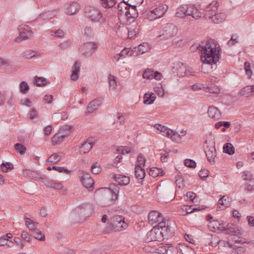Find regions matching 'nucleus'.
<instances>
[{"mask_svg": "<svg viewBox=\"0 0 254 254\" xmlns=\"http://www.w3.org/2000/svg\"><path fill=\"white\" fill-rule=\"evenodd\" d=\"M214 40H208L201 42L200 44L192 45L191 49L195 48L201 54V60L203 63L210 65L215 64L220 60L221 49L219 45L213 42Z\"/></svg>", "mask_w": 254, "mask_h": 254, "instance_id": "1", "label": "nucleus"}, {"mask_svg": "<svg viewBox=\"0 0 254 254\" xmlns=\"http://www.w3.org/2000/svg\"><path fill=\"white\" fill-rule=\"evenodd\" d=\"M120 187L115 184H112L109 188L99 190L98 202L103 207L113 204L118 198Z\"/></svg>", "mask_w": 254, "mask_h": 254, "instance_id": "2", "label": "nucleus"}, {"mask_svg": "<svg viewBox=\"0 0 254 254\" xmlns=\"http://www.w3.org/2000/svg\"><path fill=\"white\" fill-rule=\"evenodd\" d=\"M219 4L217 1H214L209 4L204 9L203 14L205 19H212L214 23L218 24L222 22L226 18V14L224 13H216Z\"/></svg>", "mask_w": 254, "mask_h": 254, "instance_id": "3", "label": "nucleus"}, {"mask_svg": "<svg viewBox=\"0 0 254 254\" xmlns=\"http://www.w3.org/2000/svg\"><path fill=\"white\" fill-rule=\"evenodd\" d=\"M176 16L178 17L191 16L193 19L197 20L201 17L202 12L194 5L187 4L179 6L177 9Z\"/></svg>", "mask_w": 254, "mask_h": 254, "instance_id": "4", "label": "nucleus"}, {"mask_svg": "<svg viewBox=\"0 0 254 254\" xmlns=\"http://www.w3.org/2000/svg\"><path fill=\"white\" fill-rule=\"evenodd\" d=\"M128 224L125 221V217L122 215H115L111 218V222L108 229L115 232L121 231L126 229Z\"/></svg>", "mask_w": 254, "mask_h": 254, "instance_id": "5", "label": "nucleus"}, {"mask_svg": "<svg viewBox=\"0 0 254 254\" xmlns=\"http://www.w3.org/2000/svg\"><path fill=\"white\" fill-rule=\"evenodd\" d=\"M72 127L65 125L62 126L58 132L51 139V143H61L64 141V138L70 134Z\"/></svg>", "mask_w": 254, "mask_h": 254, "instance_id": "6", "label": "nucleus"}, {"mask_svg": "<svg viewBox=\"0 0 254 254\" xmlns=\"http://www.w3.org/2000/svg\"><path fill=\"white\" fill-rule=\"evenodd\" d=\"M85 16L92 22H99L103 20L101 12L97 8L91 6H86L84 9Z\"/></svg>", "mask_w": 254, "mask_h": 254, "instance_id": "7", "label": "nucleus"}, {"mask_svg": "<svg viewBox=\"0 0 254 254\" xmlns=\"http://www.w3.org/2000/svg\"><path fill=\"white\" fill-rule=\"evenodd\" d=\"M154 127L159 130L163 135L171 138L173 141H177V138L180 136V134H179L178 132L176 131L171 129L169 127L161 124H155Z\"/></svg>", "mask_w": 254, "mask_h": 254, "instance_id": "8", "label": "nucleus"}, {"mask_svg": "<svg viewBox=\"0 0 254 254\" xmlns=\"http://www.w3.org/2000/svg\"><path fill=\"white\" fill-rule=\"evenodd\" d=\"M26 226L30 229L31 234L36 239L43 241L45 239V235L42 232L37 228L38 223L32 220L26 221Z\"/></svg>", "mask_w": 254, "mask_h": 254, "instance_id": "9", "label": "nucleus"}, {"mask_svg": "<svg viewBox=\"0 0 254 254\" xmlns=\"http://www.w3.org/2000/svg\"><path fill=\"white\" fill-rule=\"evenodd\" d=\"M98 45L96 43L93 42L85 43L81 45L79 50L82 53L83 55L87 57L91 56L96 50Z\"/></svg>", "mask_w": 254, "mask_h": 254, "instance_id": "10", "label": "nucleus"}, {"mask_svg": "<svg viewBox=\"0 0 254 254\" xmlns=\"http://www.w3.org/2000/svg\"><path fill=\"white\" fill-rule=\"evenodd\" d=\"M178 32L177 27L172 23H167L163 28V33L160 37L164 39H169L176 35Z\"/></svg>", "mask_w": 254, "mask_h": 254, "instance_id": "11", "label": "nucleus"}, {"mask_svg": "<svg viewBox=\"0 0 254 254\" xmlns=\"http://www.w3.org/2000/svg\"><path fill=\"white\" fill-rule=\"evenodd\" d=\"M18 30L19 31V34L15 40L16 42H20L22 40L28 39L32 36V31L28 25H24L23 27L19 26Z\"/></svg>", "mask_w": 254, "mask_h": 254, "instance_id": "12", "label": "nucleus"}, {"mask_svg": "<svg viewBox=\"0 0 254 254\" xmlns=\"http://www.w3.org/2000/svg\"><path fill=\"white\" fill-rule=\"evenodd\" d=\"M164 220L162 214L158 211L153 210L148 214V223L151 225L157 224L156 226H158L159 222H163Z\"/></svg>", "mask_w": 254, "mask_h": 254, "instance_id": "13", "label": "nucleus"}, {"mask_svg": "<svg viewBox=\"0 0 254 254\" xmlns=\"http://www.w3.org/2000/svg\"><path fill=\"white\" fill-rule=\"evenodd\" d=\"M80 180L82 185L90 190L93 189L94 181L89 174L82 172L80 174Z\"/></svg>", "mask_w": 254, "mask_h": 254, "instance_id": "14", "label": "nucleus"}, {"mask_svg": "<svg viewBox=\"0 0 254 254\" xmlns=\"http://www.w3.org/2000/svg\"><path fill=\"white\" fill-rule=\"evenodd\" d=\"M162 240H163L162 236L161 235L160 229L155 228L151 229L147 233L145 238V241L147 242L160 241Z\"/></svg>", "mask_w": 254, "mask_h": 254, "instance_id": "15", "label": "nucleus"}, {"mask_svg": "<svg viewBox=\"0 0 254 254\" xmlns=\"http://www.w3.org/2000/svg\"><path fill=\"white\" fill-rule=\"evenodd\" d=\"M128 37L129 39H134L138 37L141 30L140 25L137 22H133L130 25H127Z\"/></svg>", "mask_w": 254, "mask_h": 254, "instance_id": "16", "label": "nucleus"}, {"mask_svg": "<svg viewBox=\"0 0 254 254\" xmlns=\"http://www.w3.org/2000/svg\"><path fill=\"white\" fill-rule=\"evenodd\" d=\"M138 12L136 9L129 8L128 7L125 11V16L126 17V25H130L133 22H137L135 20L138 16Z\"/></svg>", "mask_w": 254, "mask_h": 254, "instance_id": "17", "label": "nucleus"}, {"mask_svg": "<svg viewBox=\"0 0 254 254\" xmlns=\"http://www.w3.org/2000/svg\"><path fill=\"white\" fill-rule=\"evenodd\" d=\"M221 228V232H224L226 234L238 235L242 233L241 229H239L232 224H228L226 227L222 226Z\"/></svg>", "mask_w": 254, "mask_h": 254, "instance_id": "18", "label": "nucleus"}, {"mask_svg": "<svg viewBox=\"0 0 254 254\" xmlns=\"http://www.w3.org/2000/svg\"><path fill=\"white\" fill-rule=\"evenodd\" d=\"M205 152L208 161L211 163L215 162V158L216 156V148L213 144H209L205 148Z\"/></svg>", "mask_w": 254, "mask_h": 254, "instance_id": "19", "label": "nucleus"}, {"mask_svg": "<svg viewBox=\"0 0 254 254\" xmlns=\"http://www.w3.org/2000/svg\"><path fill=\"white\" fill-rule=\"evenodd\" d=\"M158 227L159 229H161L160 232H161V236H162V239H163L164 237L167 238L172 235L171 228L168 225H166L165 219L163 222H159Z\"/></svg>", "mask_w": 254, "mask_h": 254, "instance_id": "20", "label": "nucleus"}, {"mask_svg": "<svg viewBox=\"0 0 254 254\" xmlns=\"http://www.w3.org/2000/svg\"><path fill=\"white\" fill-rule=\"evenodd\" d=\"M149 49V44L147 43H143L139 44L137 47H134L132 49L134 57H136L138 55L143 54V53L147 52Z\"/></svg>", "mask_w": 254, "mask_h": 254, "instance_id": "21", "label": "nucleus"}, {"mask_svg": "<svg viewBox=\"0 0 254 254\" xmlns=\"http://www.w3.org/2000/svg\"><path fill=\"white\" fill-rule=\"evenodd\" d=\"M207 113L208 116L214 120H219L221 117V113L218 108L210 106L208 107Z\"/></svg>", "mask_w": 254, "mask_h": 254, "instance_id": "22", "label": "nucleus"}, {"mask_svg": "<svg viewBox=\"0 0 254 254\" xmlns=\"http://www.w3.org/2000/svg\"><path fill=\"white\" fill-rule=\"evenodd\" d=\"M79 5L76 2L67 3L65 5V13L68 15H72L77 12L79 9Z\"/></svg>", "mask_w": 254, "mask_h": 254, "instance_id": "23", "label": "nucleus"}, {"mask_svg": "<svg viewBox=\"0 0 254 254\" xmlns=\"http://www.w3.org/2000/svg\"><path fill=\"white\" fill-rule=\"evenodd\" d=\"M115 181L118 183L121 186H126L128 185L130 182L129 177L120 175L116 174L114 176Z\"/></svg>", "mask_w": 254, "mask_h": 254, "instance_id": "24", "label": "nucleus"}, {"mask_svg": "<svg viewBox=\"0 0 254 254\" xmlns=\"http://www.w3.org/2000/svg\"><path fill=\"white\" fill-rule=\"evenodd\" d=\"M80 69V63L76 61L74 62L72 67V73L71 74V79L76 81L79 77V73Z\"/></svg>", "mask_w": 254, "mask_h": 254, "instance_id": "25", "label": "nucleus"}, {"mask_svg": "<svg viewBox=\"0 0 254 254\" xmlns=\"http://www.w3.org/2000/svg\"><path fill=\"white\" fill-rule=\"evenodd\" d=\"M45 185L48 187L55 190H61L63 188L62 184L53 180L47 179L44 181Z\"/></svg>", "mask_w": 254, "mask_h": 254, "instance_id": "26", "label": "nucleus"}, {"mask_svg": "<svg viewBox=\"0 0 254 254\" xmlns=\"http://www.w3.org/2000/svg\"><path fill=\"white\" fill-rule=\"evenodd\" d=\"M168 8V7L166 4H161L153 9V10L154 13L155 12L157 17L159 18L164 16Z\"/></svg>", "mask_w": 254, "mask_h": 254, "instance_id": "27", "label": "nucleus"}, {"mask_svg": "<svg viewBox=\"0 0 254 254\" xmlns=\"http://www.w3.org/2000/svg\"><path fill=\"white\" fill-rule=\"evenodd\" d=\"M100 105V101L99 100H94L91 101L88 105L87 108V113H91L96 110Z\"/></svg>", "mask_w": 254, "mask_h": 254, "instance_id": "28", "label": "nucleus"}, {"mask_svg": "<svg viewBox=\"0 0 254 254\" xmlns=\"http://www.w3.org/2000/svg\"><path fill=\"white\" fill-rule=\"evenodd\" d=\"M156 98L155 95L152 92L145 93L143 97V103L147 105L152 104L154 102Z\"/></svg>", "mask_w": 254, "mask_h": 254, "instance_id": "29", "label": "nucleus"}, {"mask_svg": "<svg viewBox=\"0 0 254 254\" xmlns=\"http://www.w3.org/2000/svg\"><path fill=\"white\" fill-rule=\"evenodd\" d=\"M222 226H223L217 220H213L209 222L208 227L210 231H215L216 230L221 232Z\"/></svg>", "mask_w": 254, "mask_h": 254, "instance_id": "30", "label": "nucleus"}, {"mask_svg": "<svg viewBox=\"0 0 254 254\" xmlns=\"http://www.w3.org/2000/svg\"><path fill=\"white\" fill-rule=\"evenodd\" d=\"M135 176L138 180H142L145 176L144 169L140 166L135 167Z\"/></svg>", "mask_w": 254, "mask_h": 254, "instance_id": "31", "label": "nucleus"}, {"mask_svg": "<svg viewBox=\"0 0 254 254\" xmlns=\"http://www.w3.org/2000/svg\"><path fill=\"white\" fill-rule=\"evenodd\" d=\"M187 72L186 66L183 63H179L176 66V73L179 76L183 77L185 76Z\"/></svg>", "mask_w": 254, "mask_h": 254, "instance_id": "32", "label": "nucleus"}, {"mask_svg": "<svg viewBox=\"0 0 254 254\" xmlns=\"http://www.w3.org/2000/svg\"><path fill=\"white\" fill-rule=\"evenodd\" d=\"M252 94L251 86H246L243 88L239 92L238 95L240 96L249 97Z\"/></svg>", "mask_w": 254, "mask_h": 254, "instance_id": "33", "label": "nucleus"}, {"mask_svg": "<svg viewBox=\"0 0 254 254\" xmlns=\"http://www.w3.org/2000/svg\"><path fill=\"white\" fill-rule=\"evenodd\" d=\"M35 84L38 86H43L46 85L47 83H49V80L42 77H38L36 76L34 77Z\"/></svg>", "mask_w": 254, "mask_h": 254, "instance_id": "34", "label": "nucleus"}, {"mask_svg": "<svg viewBox=\"0 0 254 254\" xmlns=\"http://www.w3.org/2000/svg\"><path fill=\"white\" fill-rule=\"evenodd\" d=\"M89 208L90 206L88 204H84L77 206L74 209V212L79 214H85V211Z\"/></svg>", "mask_w": 254, "mask_h": 254, "instance_id": "35", "label": "nucleus"}, {"mask_svg": "<svg viewBox=\"0 0 254 254\" xmlns=\"http://www.w3.org/2000/svg\"><path fill=\"white\" fill-rule=\"evenodd\" d=\"M230 198L227 195H223L218 201V204L221 205L224 207H228L230 205Z\"/></svg>", "mask_w": 254, "mask_h": 254, "instance_id": "36", "label": "nucleus"}, {"mask_svg": "<svg viewBox=\"0 0 254 254\" xmlns=\"http://www.w3.org/2000/svg\"><path fill=\"white\" fill-rule=\"evenodd\" d=\"M223 151L224 153L231 155L235 153V149L232 144H224Z\"/></svg>", "mask_w": 254, "mask_h": 254, "instance_id": "37", "label": "nucleus"}, {"mask_svg": "<svg viewBox=\"0 0 254 254\" xmlns=\"http://www.w3.org/2000/svg\"><path fill=\"white\" fill-rule=\"evenodd\" d=\"M132 49H130L128 48H125L123 50L121 51V52L118 54V55L120 56V57L121 58H124L126 57V56H128L129 57L133 56L134 53Z\"/></svg>", "mask_w": 254, "mask_h": 254, "instance_id": "38", "label": "nucleus"}, {"mask_svg": "<svg viewBox=\"0 0 254 254\" xmlns=\"http://www.w3.org/2000/svg\"><path fill=\"white\" fill-rule=\"evenodd\" d=\"M149 174L150 176L153 177V178H155L158 176H163L164 173L161 169L153 167L150 169Z\"/></svg>", "mask_w": 254, "mask_h": 254, "instance_id": "39", "label": "nucleus"}, {"mask_svg": "<svg viewBox=\"0 0 254 254\" xmlns=\"http://www.w3.org/2000/svg\"><path fill=\"white\" fill-rule=\"evenodd\" d=\"M126 1H123V2H120L118 5V14L122 15L123 14L125 15V11L127 10L128 6Z\"/></svg>", "mask_w": 254, "mask_h": 254, "instance_id": "40", "label": "nucleus"}, {"mask_svg": "<svg viewBox=\"0 0 254 254\" xmlns=\"http://www.w3.org/2000/svg\"><path fill=\"white\" fill-rule=\"evenodd\" d=\"M93 144H81L79 147L80 153L81 154H85L88 153L93 147Z\"/></svg>", "mask_w": 254, "mask_h": 254, "instance_id": "41", "label": "nucleus"}, {"mask_svg": "<svg viewBox=\"0 0 254 254\" xmlns=\"http://www.w3.org/2000/svg\"><path fill=\"white\" fill-rule=\"evenodd\" d=\"M1 171L3 172H8L13 169V165L10 162L2 163L0 165Z\"/></svg>", "mask_w": 254, "mask_h": 254, "instance_id": "42", "label": "nucleus"}, {"mask_svg": "<svg viewBox=\"0 0 254 254\" xmlns=\"http://www.w3.org/2000/svg\"><path fill=\"white\" fill-rule=\"evenodd\" d=\"M145 157L142 154L140 153L137 156L135 167L140 166V167L143 168L145 165Z\"/></svg>", "mask_w": 254, "mask_h": 254, "instance_id": "43", "label": "nucleus"}, {"mask_svg": "<svg viewBox=\"0 0 254 254\" xmlns=\"http://www.w3.org/2000/svg\"><path fill=\"white\" fill-rule=\"evenodd\" d=\"M102 5L106 8L113 7L116 3V0H100Z\"/></svg>", "mask_w": 254, "mask_h": 254, "instance_id": "44", "label": "nucleus"}, {"mask_svg": "<svg viewBox=\"0 0 254 254\" xmlns=\"http://www.w3.org/2000/svg\"><path fill=\"white\" fill-rule=\"evenodd\" d=\"M109 89L115 90L117 86V81L115 77L112 75H109L108 77Z\"/></svg>", "mask_w": 254, "mask_h": 254, "instance_id": "45", "label": "nucleus"}, {"mask_svg": "<svg viewBox=\"0 0 254 254\" xmlns=\"http://www.w3.org/2000/svg\"><path fill=\"white\" fill-rule=\"evenodd\" d=\"M61 159V156L57 153H54L48 159L47 161L53 164H56Z\"/></svg>", "mask_w": 254, "mask_h": 254, "instance_id": "46", "label": "nucleus"}, {"mask_svg": "<svg viewBox=\"0 0 254 254\" xmlns=\"http://www.w3.org/2000/svg\"><path fill=\"white\" fill-rule=\"evenodd\" d=\"M19 89L21 93L26 94L29 89V86L26 81H23L19 84Z\"/></svg>", "mask_w": 254, "mask_h": 254, "instance_id": "47", "label": "nucleus"}, {"mask_svg": "<svg viewBox=\"0 0 254 254\" xmlns=\"http://www.w3.org/2000/svg\"><path fill=\"white\" fill-rule=\"evenodd\" d=\"M144 14L146 18L150 21L154 20L158 18L155 14V12L154 13L153 10L145 12L144 13Z\"/></svg>", "mask_w": 254, "mask_h": 254, "instance_id": "48", "label": "nucleus"}, {"mask_svg": "<svg viewBox=\"0 0 254 254\" xmlns=\"http://www.w3.org/2000/svg\"><path fill=\"white\" fill-rule=\"evenodd\" d=\"M14 148L21 155L23 154L26 150L23 144H15Z\"/></svg>", "mask_w": 254, "mask_h": 254, "instance_id": "49", "label": "nucleus"}, {"mask_svg": "<svg viewBox=\"0 0 254 254\" xmlns=\"http://www.w3.org/2000/svg\"><path fill=\"white\" fill-rule=\"evenodd\" d=\"M101 168L100 166L97 163H94L91 167V171L94 174H98L101 171Z\"/></svg>", "mask_w": 254, "mask_h": 254, "instance_id": "50", "label": "nucleus"}, {"mask_svg": "<svg viewBox=\"0 0 254 254\" xmlns=\"http://www.w3.org/2000/svg\"><path fill=\"white\" fill-rule=\"evenodd\" d=\"M36 52L31 50H27L23 53V57L26 59H29L36 56Z\"/></svg>", "mask_w": 254, "mask_h": 254, "instance_id": "51", "label": "nucleus"}, {"mask_svg": "<svg viewBox=\"0 0 254 254\" xmlns=\"http://www.w3.org/2000/svg\"><path fill=\"white\" fill-rule=\"evenodd\" d=\"M28 117L32 120L37 119L38 117V113L35 108H32L28 114Z\"/></svg>", "mask_w": 254, "mask_h": 254, "instance_id": "52", "label": "nucleus"}, {"mask_svg": "<svg viewBox=\"0 0 254 254\" xmlns=\"http://www.w3.org/2000/svg\"><path fill=\"white\" fill-rule=\"evenodd\" d=\"M244 66L246 73L249 76V77L250 78L253 73V71L251 68V64L248 62H246L244 64Z\"/></svg>", "mask_w": 254, "mask_h": 254, "instance_id": "53", "label": "nucleus"}, {"mask_svg": "<svg viewBox=\"0 0 254 254\" xmlns=\"http://www.w3.org/2000/svg\"><path fill=\"white\" fill-rule=\"evenodd\" d=\"M184 164L186 166L192 168H195L196 166V162L194 160L190 159H186L184 162Z\"/></svg>", "mask_w": 254, "mask_h": 254, "instance_id": "54", "label": "nucleus"}, {"mask_svg": "<svg viewBox=\"0 0 254 254\" xmlns=\"http://www.w3.org/2000/svg\"><path fill=\"white\" fill-rule=\"evenodd\" d=\"M153 71L150 69H146L143 73V77L148 79H152Z\"/></svg>", "mask_w": 254, "mask_h": 254, "instance_id": "55", "label": "nucleus"}, {"mask_svg": "<svg viewBox=\"0 0 254 254\" xmlns=\"http://www.w3.org/2000/svg\"><path fill=\"white\" fill-rule=\"evenodd\" d=\"M51 35L57 37H62L64 35V32L61 29H58L56 31H51Z\"/></svg>", "mask_w": 254, "mask_h": 254, "instance_id": "56", "label": "nucleus"}, {"mask_svg": "<svg viewBox=\"0 0 254 254\" xmlns=\"http://www.w3.org/2000/svg\"><path fill=\"white\" fill-rule=\"evenodd\" d=\"M246 189L251 191L254 190V179H250L246 185Z\"/></svg>", "mask_w": 254, "mask_h": 254, "instance_id": "57", "label": "nucleus"}, {"mask_svg": "<svg viewBox=\"0 0 254 254\" xmlns=\"http://www.w3.org/2000/svg\"><path fill=\"white\" fill-rule=\"evenodd\" d=\"M117 151L120 153L125 154L129 153L131 151V149L129 147H128L121 146L118 148Z\"/></svg>", "mask_w": 254, "mask_h": 254, "instance_id": "58", "label": "nucleus"}, {"mask_svg": "<svg viewBox=\"0 0 254 254\" xmlns=\"http://www.w3.org/2000/svg\"><path fill=\"white\" fill-rule=\"evenodd\" d=\"M178 249L174 247L173 246L169 245L168 249L167 250V254H178Z\"/></svg>", "mask_w": 254, "mask_h": 254, "instance_id": "59", "label": "nucleus"}, {"mask_svg": "<svg viewBox=\"0 0 254 254\" xmlns=\"http://www.w3.org/2000/svg\"><path fill=\"white\" fill-rule=\"evenodd\" d=\"M52 169L54 170L57 171L60 173L64 172L67 174L70 172L69 171H68L67 169L65 168L64 167L53 166Z\"/></svg>", "mask_w": 254, "mask_h": 254, "instance_id": "60", "label": "nucleus"}, {"mask_svg": "<svg viewBox=\"0 0 254 254\" xmlns=\"http://www.w3.org/2000/svg\"><path fill=\"white\" fill-rule=\"evenodd\" d=\"M169 245H163L159 249H158L157 253L159 254H167V250L168 249Z\"/></svg>", "mask_w": 254, "mask_h": 254, "instance_id": "61", "label": "nucleus"}, {"mask_svg": "<svg viewBox=\"0 0 254 254\" xmlns=\"http://www.w3.org/2000/svg\"><path fill=\"white\" fill-rule=\"evenodd\" d=\"M237 36L236 35H233L230 40L227 42V44L229 46H233L238 42L237 40Z\"/></svg>", "mask_w": 254, "mask_h": 254, "instance_id": "62", "label": "nucleus"}, {"mask_svg": "<svg viewBox=\"0 0 254 254\" xmlns=\"http://www.w3.org/2000/svg\"><path fill=\"white\" fill-rule=\"evenodd\" d=\"M204 143H215L214 135L211 133L207 134Z\"/></svg>", "mask_w": 254, "mask_h": 254, "instance_id": "63", "label": "nucleus"}, {"mask_svg": "<svg viewBox=\"0 0 254 254\" xmlns=\"http://www.w3.org/2000/svg\"><path fill=\"white\" fill-rule=\"evenodd\" d=\"M0 246H6L8 247H11V245L8 244V239H6L4 236L0 238Z\"/></svg>", "mask_w": 254, "mask_h": 254, "instance_id": "64", "label": "nucleus"}]
</instances>
